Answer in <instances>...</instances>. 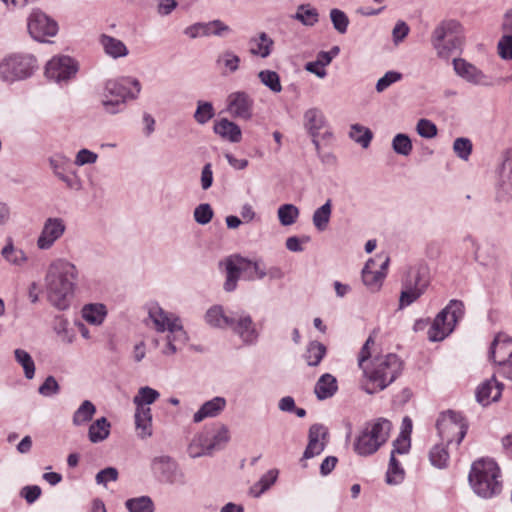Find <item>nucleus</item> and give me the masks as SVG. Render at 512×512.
I'll return each mask as SVG.
<instances>
[{"mask_svg":"<svg viewBox=\"0 0 512 512\" xmlns=\"http://www.w3.org/2000/svg\"><path fill=\"white\" fill-rule=\"evenodd\" d=\"M77 277L76 266L67 260L59 259L50 265L45 285L52 306L58 310H66L70 306Z\"/></svg>","mask_w":512,"mask_h":512,"instance_id":"obj_1","label":"nucleus"},{"mask_svg":"<svg viewBox=\"0 0 512 512\" xmlns=\"http://www.w3.org/2000/svg\"><path fill=\"white\" fill-rule=\"evenodd\" d=\"M403 362L394 353L373 357L364 368L361 388L370 395L383 391L402 373Z\"/></svg>","mask_w":512,"mask_h":512,"instance_id":"obj_2","label":"nucleus"},{"mask_svg":"<svg viewBox=\"0 0 512 512\" xmlns=\"http://www.w3.org/2000/svg\"><path fill=\"white\" fill-rule=\"evenodd\" d=\"M141 89L140 81L131 76L108 79L103 83L100 92L101 105L108 114L121 113L128 101L139 97Z\"/></svg>","mask_w":512,"mask_h":512,"instance_id":"obj_3","label":"nucleus"},{"mask_svg":"<svg viewBox=\"0 0 512 512\" xmlns=\"http://www.w3.org/2000/svg\"><path fill=\"white\" fill-rule=\"evenodd\" d=\"M499 477L500 469L494 460L480 459L472 464L468 480L478 496L491 498L501 492Z\"/></svg>","mask_w":512,"mask_h":512,"instance_id":"obj_4","label":"nucleus"},{"mask_svg":"<svg viewBox=\"0 0 512 512\" xmlns=\"http://www.w3.org/2000/svg\"><path fill=\"white\" fill-rule=\"evenodd\" d=\"M38 68V61L32 54L12 53L0 62V79L7 83L30 78Z\"/></svg>","mask_w":512,"mask_h":512,"instance_id":"obj_5","label":"nucleus"},{"mask_svg":"<svg viewBox=\"0 0 512 512\" xmlns=\"http://www.w3.org/2000/svg\"><path fill=\"white\" fill-rule=\"evenodd\" d=\"M464 312V303L461 300H450L435 317L427 333L428 339L431 342L442 341L453 332L458 321L463 318Z\"/></svg>","mask_w":512,"mask_h":512,"instance_id":"obj_6","label":"nucleus"},{"mask_svg":"<svg viewBox=\"0 0 512 512\" xmlns=\"http://www.w3.org/2000/svg\"><path fill=\"white\" fill-rule=\"evenodd\" d=\"M436 428L440 438L447 445L454 440L459 445L467 433L468 424L461 413L448 410L440 414L436 422Z\"/></svg>","mask_w":512,"mask_h":512,"instance_id":"obj_7","label":"nucleus"},{"mask_svg":"<svg viewBox=\"0 0 512 512\" xmlns=\"http://www.w3.org/2000/svg\"><path fill=\"white\" fill-rule=\"evenodd\" d=\"M151 469L160 482L169 485H185L187 483L186 475L178 462L168 455L154 457Z\"/></svg>","mask_w":512,"mask_h":512,"instance_id":"obj_8","label":"nucleus"},{"mask_svg":"<svg viewBox=\"0 0 512 512\" xmlns=\"http://www.w3.org/2000/svg\"><path fill=\"white\" fill-rule=\"evenodd\" d=\"M79 70L78 62L69 56H55L45 67V76L59 85L67 84Z\"/></svg>","mask_w":512,"mask_h":512,"instance_id":"obj_9","label":"nucleus"},{"mask_svg":"<svg viewBox=\"0 0 512 512\" xmlns=\"http://www.w3.org/2000/svg\"><path fill=\"white\" fill-rule=\"evenodd\" d=\"M249 267L254 269L258 279H263L267 276L266 270L262 267L260 261H251L240 256L236 257V261L232 258H228L226 260V281L224 283V290L227 292L234 291L241 271Z\"/></svg>","mask_w":512,"mask_h":512,"instance_id":"obj_10","label":"nucleus"},{"mask_svg":"<svg viewBox=\"0 0 512 512\" xmlns=\"http://www.w3.org/2000/svg\"><path fill=\"white\" fill-rule=\"evenodd\" d=\"M234 320L233 324H229V328L237 334L244 344L251 345L257 341L258 332L255 328L251 316L243 311L232 312Z\"/></svg>","mask_w":512,"mask_h":512,"instance_id":"obj_11","label":"nucleus"},{"mask_svg":"<svg viewBox=\"0 0 512 512\" xmlns=\"http://www.w3.org/2000/svg\"><path fill=\"white\" fill-rule=\"evenodd\" d=\"M429 284L430 271L428 266L423 262L410 266L401 280V285H406L412 289L420 290L422 294L425 293Z\"/></svg>","mask_w":512,"mask_h":512,"instance_id":"obj_12","label":"nucleus"},{"mask_svg":"<svg viewBox=\"0 0 512 512\" xmlns=\"http://www.w3.org/2000/svg\"><path fill=\"white\" fill-rule=\"evenodd\" d=\"M65 223L61 218H48L37 240L39 249L47 250L64 234Z\"/></svg>","mask_w":512,"mask_h":512,"instance_id":"obj_13","label":"nucleus"},{"mask_svg":"<svg viewBox=\"0 0 512 512\" xmlns=\"http://www.w3.org/2000/svg\"><path fill=\"white\" fill-rule=\"evenodd\" d=\"M253 104V99L244 91L233 92L228 96V110L235 118L250 119Z\"/></svg>","mask_w":512,"mask_h":512,"instance_id":"obj_14","label":"nucleus"},{"mask_svg":"<svg viewBox=\"0 0 512 512\" xmlns=\"http://www.w3.org/2000/svg\"><path fill=\"white\" fill-rule=\"evenodd\" d=\"M389 258H385L380 264V269L376 270L375 260L370 259L366 262L362 269V281L363 284L371 291H378L383 283L386 276L385 270L388 267Z\"/></svg>","mask_w":512,"mask_h":512,"instance_id":"obj_15","label":"nucleus"},{"mask_svg":"<svg viewBox=\"0 0 512 512\" xmlns=\"http://www.w3.org/2000/svg\"><path fill=\"white\" fill-rule=\"evenodd\" d=\"M512 358V337L498 333L491 343L489 359L498 366Z\"/></svg>","mask_w":512,"mask_h":512,"instance_id":"obj_16","label":"nucleus"},{"mask_svg":"<svg viewBox=\"0 0 512 512\" xmlns=\"http://www.w3.org/2000/svg\"><path fill=\"white\" fill-rule=\"evenodd\" d=\"M431 43L439 58L448 59L461 49L462 39L456 34H437L432 38Z\"/></svg>","mask_w":512,"mask_h":512,"instance_id":"obj_17","label":"nucleus"},{"mask_svg":"<svg viewBox=\"0 0 512 512\" xmlns=\"http://www.w3.org/2000/svg\"><path fill=\"white\" fill-rule=\"evenodd\" d=\"M503 388V383L498 382L495 376H493L477 387L475 392L476 400L479 404L487 406L491 402H496L500 399Z\"/></svg>","mask_w":512,"mask_h":512,"instance_id":"obj_18","label":"nucleus"},{"mask_svg":"<svg viewBox=\"0 0 512 512\" xmlns=\"http://www.w3.org/2000/svg\"><path fill=\"white\" fill-rule=\"evenodd\" d=\"M464 243L471 246L474 252V259L480 265L485 267L496 266L498 257L493 245L486 244L484 246H480L471 236H466L464 238Z\"/></svg>","mask_w":512,"mask_h":512,"instance_id":"obj_19","label":"nucleus"},{"mask_svg":"<svg viewBox=\"0 0 512 512\" xmlns=\"http://www.w3.org/2000/svg\"><path fill=\"white\" fill-rule=\"evenodd\" d=\"M28 32H58L59 26L55 19L40 9H34L27 19Z\"/></svg>","mask_w":512,"mask_h":512,"instance_id":"obj_20","label":"nucleus"},{"mask_svg":"<svg viewBox=\"0 0 512 512\" xmlns=\"http://www.w3.org/2000/svg\"><path fill=\"white\" fill-rule=\"evenodd\" d=\"M328 432L322 424H313L309 428V441L308 445L303 453V459H310L316 455H319L325 449V443L320 442V438L325 440Z\"/></svg>","mask_w":512,"mask_h":512,"instance_id":"obj_21","label":"nucleus"},{"mask_svg":"<svg viewBox=\"0 0 512 512\" xmlns=\"http://www.w3.org/2000/svg\"><path fill=\"white\" fill-rule=\"evenodd\" d=\"M227 405L224 397L216 396L211 400L204 402L197 412L193 415V421L200 423L206 418H214L219 416Z\"/></svg>","mask_w":512,"mask_h":512,"instance_id":"obj_22","label":"nucleus"},{"mask_svg":"<svg viewBox=\"0 0 512 512\" xmlns=\"http://www.w3.org/2000/svg\"><path fill=\"white\" fill-rule=\"evenodd\" d=\"M454 70L457 75L464 78L468 82L474 84H483L486 76L476 66L468 63L464 59L453 60Z\"/></svg>","mask_w":512,"mask_h":512,"instance_id":"obj_23","label":"nucleus"},{"mask_svg":"<svg viewBox=\"0 0 512 512\" xmlns=\"http://www.w3.org/2000/svg\"><path fill=\"white\" fill-rule=\"evenodd\" d=\"M364 428L382 446L390 436L392 423L388 419L380 417L367 422Z\"/></svg>","mask_w":512,"mask_h":512,"instance_id":"obj_24","label":"nucleus"},{"mask_svg":"<svg viewBox=\"0 0 512 512\" xmlns=\"http://www.w3.org/2000/svg\"><path fill=\"white\" fill-rule=\"evenodd\" d=\"M338 391L337 379L330 373H325L317 380L314 393L318 400H326L333 397Z\"/></svg>","mask_w":512,"mask_h":512,"instance_id":"obj_25","label":"nucleus"},{"mask_svg":"<svg viewBox=\"0 0 512 512\" xmlns=\"http://www.w3.org/2000/svg\"><path fill=\"white\" fill-rule=\"evenodd\" d=\"M213 130L217 135L232 143H238L241 140L242 132L240 127L226 118L216 121Z\"/></svg>","mask_w":512,"mask_h":512,"instance_id":"obj_26","label":"nucleus"},{"mask_svg":"<svg viewBox=\"0 0 512 512\" xmlns=\"http://www.w3.org/2000/svg\"><path fill=\"white\" fill-rule=\"evenodd\" d=\"M135 426L138 437L146 439L153 434L151 408H136Z\"/></svg>","mask_w":512,"mask_h":512,"instance_id":"obj_27","label":"nucleus"},{"mask_svg":"<svg viewBox=\"0 0 512 512\" xmlns=\"http://www.w3.org/2000/svg\"><path fill=\"white\" fill-rule=\"evenodd\" d=\"M273 44V40L267 34H259L248 41L247 49L253 56L266 58L271 54Z\"/></svg>","mask_w":512,"mask_h":512,"instance_id":"obj_28","label":"nucleus"},{"mask_svg":"<svg viewBox=\"0 0 512 512\" xmlns=\"http://www.w3.org/2000/svg\"><path fill=\"white\" fill-rule=\"evenodd\" d=\"M149 318L153 321L155 328L158 332L169 330V324L179 322V318L174 315H169L158 304H153L149 308Z\"/></svg>","mask_w":512,"mask_h":512,"instance_id":"obj_29","label":"nucleus"},{"mask_svg":"<svg viewBox=\"0 0 512 512\" xmlns=\"http://www.w3.org/2000/svg\"><path fill=\"white\" fill-rule=\"evenodd\" d=\"M380 443L372 438L371 434L363 428L354 442V451L360 456H369L378 451Z\"/></svg>","mask_w":512,"mask_h":512,"instance_id":"obj_30","label":"nucleus"},{"mask_svg":"<svg viewBox=\"0 0 512 512\" xmlns=\"http://www.w3.org/2000/svg\"><path fill=\"white\" fill-rule=\"evenodd\" d=\"M205 321L211 327L221 329L227 328L229 324L234 323L232 313L230 315L225 314L221 305L210 307L205 314Z\"/></svg>","mask_w":512,"mask_h":512,"instance_id":"obj_31","label":"nucleus"},{"mask_svg":"<svg viewBox=\"0 0 512 512\" xmlns=\"http://www.w3.org/2000/svg\"><path fill=\"white\" fill-rule=\"evenodd\" d=\"M239 64V56L231 50L222 51L216 59V66L224 76L235 73L239 69Z\"/></svg>","mask_w":512,"mask_h":512,"instance_id":"obj_32","label":"nucleus"},{"mask_svg":"<svg viewBox=\"0 0 512 512\" xmlns=\"http://www.w3.org/2000/svg\"><path fill=\"white\" fill-rule=\"evenodd\" d=\"M111 424L106 417L96 419L88 429V438L92 443H100L110 435Z\"/></svg>","mask_w":512,"mask_h":512,"instance_id":"obj_33","label":"nucleus"},{"mask_svg":"<svg viewBox=\"0 0 512 512\" xmlns=\"http://www.w3.org/2000/svg\"><path fill=\"white\" fill-rule=\"evenodd\" d=\"M325 124V117L318 108H310L304 114V126L312 137L319 134Z\"/></svg>","mask_w":512,"mask_h":512,"instance_id":"obj_34","label":"nucleus"},{"mask_svg":"<svg viewBox=\"0 0 512 512\" xmlns=\"http://www.w3.org/2000/svg\"><path fill=\"white\" fill-rule=\"evenodd\" d=\"M100 42L105 53L114 59L125 57L128 54L126 45L110 35L102 34Z\"/></svg>","mask_w":512,"mask_h":512,"instance_id":"obj_35","label":"nucleus"},{"mask_svg":"<svg viewBox=\"0 0 512 512\" xmlns=\"http://www.w3.org/2000/svg\"><path fill=\"white\" fill-rule=\"evenodd\" d=\"M332 214V201L328 199L322 206L317 208L312 216L314 227L323 232L327 229Z\"/></svg>","mask_w":512,"mask_h":512,"instance_id":"obj_36","label":"nucleus"},{"mask_svg":"<svg viewBox=\"0 0 512 512\" xmlns=\"http://www.w3.org/2000/svg\"><path fill=\"white\" fill-rule=\"evenodd\" d=\"M326 346L318 341H311L303 354L308 366L316 367L326 355Z\"/></svg>","mask_w":512,"mask_h":512,"instance_id":"obj_37","label":"nucleus"},{"mask_svg":"<svg viewBox=\"0 0 512 512\" xmlns=\"http://www.w3.org/2000/svg\"><path fill=\"white\" fill-rule=\"evenodd\" d=\"M279 471L277 469H271L267 471L261 478L254 483L250 488V494L258 498L276 482Z\"/></svg>","mask_w":512,"mask_h":512,"instance_id":"obj_38","label":"nucleus"},{"mask_svg":"<svg viewBox=\"0 0 512 512\" xmlns=\"http://www.w3.org/2000/svg\"><path fill=\"white\" fill-rule=\"evenodd\" d=\"M106 314V307L103 304H87L82 309L83 319L93 325H100Z\"/></svg>","mask_w":512,"mask_h":512,"instance_id":"obj_39","label":"nucleus"},{"mask_svg":"<svg viewBox=\"0 0 512 512\" xmlns=\"http://www.w3.org/2000/svg\"><path fill=\"white\" fill-rule=\"evenodd\" d=\"M188 454L191 458H198L205 455H212L208 444V435H196L188 446Z\"/></svg>","mask_w":512,"mask_h":512,"instance_id":"obj_40","label":"nucleus"},{"mask_svg":"<svg viewBox=\"0 0 512 512\" xmlns=\"http://www.w3.org/2000/svg\"><path fill=\"white\" fill-rule=\"evenodd\" d=\"M95 413V405L91 401L85 400L74 412L72 422L75 426L84 425L92 420Z\"/></svg>","mask_w":512,"mask_h":512,"instance_id":"obj_41","label":"nucleus"},{"mask_svg":"<svg viewBox=\"0 0 512 512\" xmlns=\"http://www.w3.org/2000/svg\"><path fill=\"white\" fill-rule=\"evenodd\" d=\"M500 178L502 181L501 187L506 186L507 191L512 192V149H507L503 153Z\"/></svg>","mask_w":512,"mask_h":512,"instance_id":"obj_42","label":"nucleus"},{"mask_svg":"<svg viewBox=\"0 0 512 512\" xmlns=\"http://www.w3.org/2000/svg\"><path fill=\"white\" fill-rule=\"evenodd\" d=\"M125 507L129 512H154L155 506L149 496H139L126 500Z\"/></svg>","mask_w":512,"mask_h":512,"instance_id":"obj_43","label":"nucleus"},{"mask_svg":"<svg viewBox=\"0 0 512 512\" xmlns=\"http://www.w3.org/2000/svg\"><path fill=\"white\" fill-rule=\"evenodd\" d=\"M404 469L401 467L400 462L394 456V453L390 454L388 470L386 472V482L390 485H396L402 482L404 479Z\"/></svg>","mask_w":512,"mask_h":512,"instance_id":"obj_44","label":"nucleus"},{"mask_svg":"<svg viewBox=\"0 0 512 512\" xmlns=\"http://www.w3.org/2000/svg\"><path fill=\"white\" fill-rule=\"evenodd\" d=\"M160 394L157 390L148 386L141 387L138 394L134 397L133 402L136 408H150L149 405L153 404Z\"/></svg>","mask_w":512,"mask_h":512,"instance_id":"obj_45","label":"nucleus"},{"mask_svg":"<svg viewBox=\"0 0 512 512\" xmlns=\"http://www.w3.org/2000/svg\"><path fill=\"white\" fill-rule=\"evenodd\" d=\"M15 360L24 370L27 379H32L35 375V363L31 355L24 349L17 348L14 350Z\"/></svg>","mask_w":512,"mask_h":512,"instance_id":"obj_46","label":"nucleus"},{"mask_svg":"<svg viewBox=\"0 0 512 512\" xmlns=\"http://www.w3.org/2000/svg\"><path fill=\"white\" fill-rule=\"evenodd\" d=\"M215 116V109L213 104L209 101L198 100L197 107L194 112V120L200 124L205 125Z\"/></svg>","mask_w":512,"mask_h":512,"instance_id":"obj_47","label":"nucleus"},{"mask_svg":"<svg viewBox=\"0 0 512 512\" xmlns=\"http://www.w3.org/2000/svg\"><path fill=\"white\" fill-rule=\"evenodd\" d=\"M349 137L356 143L360 144L363 148L369 147L373 138L372 131L360 124L351 125Z\"/></svg>","mask_w":512,"mask_h":512,"instance_id":"obj_48","label":"nucleus"},{"mask_svg":"<svg viewBox=\"0 0 512 512\" xmlns=\"http://www.w3.org/2000/svg\"><path fill=\"white\" fill-rule=\"evenodd\" d=\"M228 26L220 20L197 22L187 27L185 32H226Z\"/></svg>","mask_w":512,"mask_h":512,"instance_id":"obj_49","label":"nucleus"},{"mask_svg":"<svg viewBox=\"0 0 512 512\" xmlns=\"http://www.w3.org/2000/svg\"><path fill=\"white\" fill-rule=\"evenodd\" d=\"M230 440L229 429L227 426L222 425L220 429L210 438L208 436V444L213 454L214 451H220L225 448Z\"/></svg>","mask_w":512,"mask_h":512,"instance_id":"obj_50","label":"nucleus"},{"mask_svg":"<svg viewBox=\"0 0 512 512\" xmlns=\"http://www.w3.org/2000/svg\"><path fill=\"white\" fill-rule=\"evenodd\" d=\"M429 459L433 466L445 468L449 461V453L443 444L434 445L429 452Z\"/></svg>","mask_w":512,"mask_h":512,"instance_id":"obj_51","label":"nucleus"},{"mask_svg":"<svg viewBox=\"0 0 512 512\" xmlns=\"http://www.w3.org/2000/svg\"><path fill=\"white\" fill-rule=\"evenodd\" d=\"M393 151L401 156H409L413 150L410 137L404 133H398L392 139Z\"/></svg>","mask_w":512,"mask_h":512,"instance_id":"obj_52","label":"nucleus"},{"mask_svg":"<svg viewBox=\"0 0 512 512\" xmlns=\"http://www.w3.org/2000/svg\"><path fill=\"white\" fill-rule=\"evenodd\" d=\"M278 219L281 225H293L299 217L300 211L293 204H283L278 208Z\"/></svg>","mask_w":512,"mask_h":512,"instance_id":"obj_53","label":"nucleus"},{"mask_svg":"<svg viewBox=\"0 0 512 512\" xmlns=\"http://www.w3.org/2000/svg\"><path fill=\"white\" fill-rule=\"evenodd\" d=\"M258 78L261 83L268 87L272 92H281L282 86L277 72L272 70H262L258 73Z\"/></svg>","mask_w":512,"mask_h":512,"instance_id":"obj_54","label":"nucleus"},{"mask_svg":"<svg viewBox=\"0 0 512 512\" xmlns=\"http://www.w3.org/2000/svg\"><path fill=\"white\" fill-rule=\"evenodd\" d=\"M294 17L306 26H313L318 21V12L310 5H300Z\"/></svg>","mask_w":512,"mask_h":512,"instance_id":"obj_55","label":"nucleus"},{"mask_svg":"<svg viewBox=\"0 0 512 512\" xmlns=\"http://www.w3.org/2000/svg\"><path fill=\"white\" fill-rule=\"evenodd\" d=\"M423 294L420 290L412 289L409 286L402 285V290L399 297V309H403L416 300H418Z\"/></svg>","mask_w":512,"mask_h":512,"instance_id":"obj_56","label":"nucleus"},{"mask_svg":"<svg viewBox=\"0 0 512 512\" xmlns=\"http://www.w3.org/2000/svg\"><path fill=\"white\" fill-rule=\"evenodd\" d=\"M403 78L402 73L398 71H387L376 83L375 89L378 93L385 91L392 84L400 81Z\"/></svg>","mask_w":512,"mask_h":512,"instance_id":"obj_57","label":"nucleus"},{"mask_svg":"<svg viewBox=\"0 0 512 512\" xmlns=\"http://www.w3.org/2000/svg\"><path fill=\"white\" fill-rule=\"evenodd\" d=\"M455 154L462 160H467L472 152V142L468 138H457L453 143Z\"/></svg>","mask_w":512,"mask_h":512,"instance_id":"obj_58","label":"nucleus"},{"mask_svg":"<svg viewBox=\"0 0 512 512\" xmlns=\"http://www.w3.org/2000/svg\"><path fill=\"white\" fill-rule=\"evenodd\" d=\"M330 19L334 29L337 32H346L349 19L348 16L340 9L334 8L330 11Z\"/></svg>","mask_w":512,"mask_h":512,"instance_id":"obj_59","label":"nucleus"},{"mask_svg":"<svg viewBox=\"0 0 512 512\" xmlns=\"http://www.w3.org/2000/svg\"><path fill=\"white\" fill-rule=\"evenodd\" d=\"M213 215V209L208 203H202L194 209V219L200 225L208 224Z\"/></svg>","mask_w":512,"mask_h":512,"instance_id":"obj_60","label":"nucleus"},{"mask_svg":"<svg viewBox=\"0 0 512 512\" xmlns=\"http://www.w3.org/2000/svg\"><path fill=\"white\" fill-rule=\"evenodd\" d=\"M70 163L69 158L64 155H55L49 158L50 168L53 170L54 175L59 179L61 175L65 174L66 166Z\"/></svg>","mask_w":512,"mask_h":512,"instance_id":"obj_61","label":"nucleus"},{"mask_svg":"<svg viewBox=\"0 0 512 512\" xmlns=\"http://www.w3.org/2000/svg\"><path fill=\"white\" fill-rule=\"evenodd\" d=\"M417 133L427 139H431L437 135L436 125L428 119H420L416 126Z\"/></svg>","mask_w":512,"mask_h":512,"instance_id":"obj_62","label":"nucleus"},{"mask_svg":"<svg viewBox=\"0 0 512 512\" xmlns=\"http://www.w3.org/2000/svg\"><path fill=\"white\" fill-rule=\"evenodd\" d=\"M60 386L53 376H48L39 386L38 392L44 397H51L58 394Z\"/></svg>","mask_w":512,"mask_h":512,"instance_id":"obj_63","label":"nucleus"},{"mask_svg":"<svg viewBox=\"0 0 512 512\" xmlns=\"http://www.w3.org/2000/svg\"><path fill=\"white\" fill-rule=\"evenodd\" d=\"M498 54L503 60L512 59V34H503L498 42Z\"/></svg>","mask_w":512,"mask_h":512,"instance_id":"obj_64","label":"nucleus"}]
</instances>
